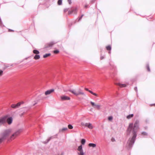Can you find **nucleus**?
<instances>
[{"label":"nucleus","instance_id":"nucleus-6","mask_svg":"<svg viewBox=\"0 0 155 155\" xmlns=\"http://www.w3.org/2000/svg\"><path fill=\"white\" fill-rule=\"evenodd\" d=\"M90 103L94 108L97 109V110H100V109L101 106L100 105L96 104L92 101H91Z\"/></svg>","mask_w":155,"mask_h":155},{"label":"nucleus","instance_id":"nucleus-41","mask_svg":"<svg viewBox=\"0 0 155 155\" xmlns=\"http://www.w3.org/2000/svg\"><path fill=\"white\" fill-rule=\"evenodd\" d=\"M85 90H86V91H89V90H90L87 88H85Z\"/></svg>","mask_w":155,"mask_h":155},{"label":"nucleus","instance_id":"nucleus-15","mask_svg":"<svg viewBox=\"0 0 155 155\" xmlns=\"http://www.w3.org/2000/svg\"><path fill=\"white\" fill-rule=\"evenodd\" d=\"M88 146L89 147H92L94 148L96 147V145L95 143H90L88 144Z\"/></svg>","mask_w":155,"mask_h":155},{"label":"nucleus","instance_id":"nucleus-42","mask_svg":"<svg viewBox=\"0 0 155 155\" xmlns=\"http://www.w3.org/2000/svg\"><path fill=\"white\" fill-rule=\"evenodd\" d=\"M9 31H14L13 30L9 29L8 30Z\"/></svg>","mask_w":155,"mask_h":155},{"label":"nucleus","instance_id":"nucleus-37","mask_svg":"<svg viewBox=\"0 0 155 155\" xmlns=\"http://www.w3.org/2000/svg\"><path fill=\"white\" fill-rule=\"evenodd\" d=\"M134 90L136 91V92H137V87H136L134 88Z\"/></svg>","mask_w":155,"mask_h":155},{"label":"nucleus","instance_id":"nucleus-18","mask_svg":"<svg viewBox=\"0 0 155 155\" xmlns=\"http://www.w3.org/2000/svg\"><path fill=\"white\" fill-rule=\"evenodd\" d=\"M54 44H55V43L54 42H51L49 43L48 44V46L47 47H52Z\"/></svg>","mask_w":155,"mask_h":155},{"label":"nucleus","instance_id":"nucleus-49","mask_svg":"<svg viewBox=\"0 0 155 155\" xmlns=\"http://www.w3.org/2000/svg\"><path fill=\"white\" fill-rule=\"evenodd\" d=\"M63 153H62V154L61 155H63Z\"/></svg>","mask_w":155,"mask_h":155},{"label":"nucleus","instance_id":"nucleus-2","mask_svg":"<svg viewBox=\"0 0 155 155\" xmlns=\"http://www.w3.org/2000/svg\"><path fill=\"white\" fill-rule=\"evenodd\" d=\"M12 130L11 129H8L5 130L1 134V137L3 140L7 138L10 134Z\"/></svg>","mask_w":155,"mask_h":155},{"label":"nucleus","instance_id":"nucleus-21","mask_svg":"<svg viewBox=\"0 0 155 155\" xmlns=\"http://www.w3.org/2000/svg\"><path fill=\"white\" fill-rule=\"evenodd\" d=\"M33 52L34 53L37 54H38L39 53V51L37 50H34L33 51Z\"/></svg>","mask_w":155,"mask_h":155},{"label":"nucleus","instance_id":"nucleus-48","mask_svg":"<svg viewBox=\"0 0 155 155\" xmlns=\"http://www.w3.org/2000/svg\"><path fill=\"white\" fill-rule=\"evenodd\" d=\"M109 53H110V51H109Z\"/></svg>","mask_w":155,"mask_h":155},{"label":"nucleus","instance_id":"nucleus-43","mask_svg":"<svg viewBox=\"0 0 155 155\" xmlns=\"http://www.w3.org/2000/svg\"><path fill=\"white\" fill-rule=\"evenodd\" d=\"M95 0H92L91 1V2H92V3H93L94 2Z\"/></svg>","mask_w":155,"mask_h":155},{"label":"nucleus","instance_id":"nucleus-22","mask_svg":"<svg viewBox=\"0 0 155 155\" xmlns=\"http://www.w3.org/2000/svg\"><path fill=\"white\" fill-rule=\"evenodd\" d=\"M67 130L68 128L67 127L63 128H62L61 129H60L59 131V132H61V131H64Z\"/></svg>","mask_w":155,"mask_h":155},{"label":"nucleus","instance_id":"nucleus-3","mask_svg":"<svg viewBox=\"0 0 155 155\" xmlns=\"http://www.w3.org/2000/svg\"><path fill=\"white\" fill-rule=\"evenodd\" d=\"M69 91L76 96L80 94L83 95L84 96H86L85 94L80 89L78 90L77 92H76V91L74 89L69 90Z\"/></svg>","mask_w":155,"mask_h":155},{"label":"nucleus","instance_id":"nucleus-11","mask_svg":"<svg viewBox=\"0 0 155 155\" xmlns=\"http://www.w3.org/2000/svg\"><path fill=\"white\" fill-rule=\"evenodd\" d=\"M54 91V89H51L49 90H48L45 92V95H48L50 94L51 93L53 92Z\"/></svg>","mask_w":155,"mask_h":155},{"label":"nucleus","instance_id":"nucleus-23","mask_svg":"<svg viewBox=\"0 0 155 155\" xmlns=\"http://www.w3.org/2000/svg\"><path fill=\"white\" fill-rule=\"evenodd\" d=\"M51 55V54L50 53H48V54H46L43 55V58H46L48 57V56H49Z\"/></svg>","mask_w":155,"mask_h":155},{"label":"nucleus","instance_id":"nucleus-28","mask_svg":"<svg viewBox=\"0 0 155 155\" xmlns=\"http://www.w3.org/2000/svg\"><path fill=\"white\" fill-rule=\"evenodd\" d=\"M68 128L69 129H71L73 128V126L71 124H69L68 126Z\"/></svg>","mask_w":155,"mask_h":155},{"label":"nucleus","instance_id":"nucleus-19","mask_svg":"<svg viewBox=\"0 0 155 155\" xmlns=\"http://www.w3.org/2000/svg\"><path fill=\"white\" fill-rule=\"evenodd\" d=\"M134 116V114H130L129 115H127V118L128 119H130L132 117Z\"/></svg>","mask_w":155,"mask_h":155},{"label":"nucleus","instance_id":"nucleus-9","mask_svg":"<svg viewBox=\"0 0 155 155\" xmlns=\"http://www.w3.org/2000/svg\"><path fill=\"white\" fill-rule=\"evenodd\" d=\"M23 102H19L16 104H12L11 105V107L14 108H17L19 107L21 104H23Z\"/></svg>","mask_w":155,"mask_h":155},{"label":"nucleus","instance_id":"nucleus-25","mask_svg":"<svg viewBox=\"0 0 155 155\" xmlns=\"http://www.w3.org/2000/svg\"><path fill=\"white\" fill-rule=\"evenodd\" d=\"M58 4L59 5H61L62 4V0H58Z\"/></svg>","mask_w":155,"mask_h":155},{"label":"nucleus","instance_id":"nucleus-26","mask_svg":"<svg viewBox=\"0 0 155 155\" xmlns=\"http://www.w3.org/2000/svg\"><path fill=\"white\" fill-rule=\"evenodd\" d=\"M89 92L90 93H91V94H92L93 95H94L96 96L97 95V94H96L93 92L92 91H91V90H89Z\"/></svg>","mask_w":155,"mask_h":155},{"label":"nucleus","instance_id":"nucleus-31","mask_svg":"<svg viewBox=\"0 0 155 155\" xmlns=\"http://www.w3.org/2000/svg\"><path fill=\"white\" fill-rule=\"evenodd\" d=\"M59 52V51L58 50H55L54 51V54H57Z\"/></svg>","mask_w":155,"mask_h":155},{"label":"nucleus","instance_id":"nucleus-39","mask_svg":"<svg viewBox=\"0 0 155 155\" xmlns=\"http://www.w3.org/2000/svg\"><path fill=\"white\" fill-rule=\"evenodd\" d=\"M111 141L112 142H114L115 141V140L114 138H113L111 139Z\"/></svg>","mask_w":155,"mask_h":155},{"label":"nucleus","instance_id":"nucleus-35","mask_svg":"<svg viewBox=\"0 0 155 155\" xmlns=\"http://www.w3.org/2000/svg\"><path fill=\"white\" fill-rule=\"evenodd\" d=\"M84 16V15H82L81 16L79 17V21H80L82 18L83 16Z\"/></svg>","mask_w":155,"mask_h":155},{"label":"nucleus","instance_id":"nucleus-27","mask_svg":"<svg viewBox=\"0 0 155 155\" xmlns=\"http://www.w3.org/2000/svg\"><path fill=\"white\" fill-rule=\"evenodd\" d=\"M147 71H150V68L149 64H147Z\"/></svg>","mask_w":155,"mask_h":155},{"label":"nucleus","instance_id":"nucleus-16","mask_svg":"<svg viewBox=\"0 0 155 155\" xmlns=\"http://www.w3.org/2000/svg\"><path fill=\"white\" fill-rule=\"evenodd\" d=\"M40 55L37 54H36L34 57V59L35 60L38 59L40 58Z\"/></svg>","mask_w":155,"mask_h":155},{"label":"nucleus","instance_id":"nucleus-17","mask_svg":"<svg viewBox=\"0 0 155 155\" xmlns=\"http://www.w3.org/2000/svg\"><path fill=\"white\" fill-rule=\"evenodd\" d=\"M117 84L120 87H124L126 86V85L125 84H121L119 83Z\"/></svg>","mask_w":155,"mask_h":155},{"label":"nucleus","instance_id":"nucleus-50","mask_svg":"<svg viewBox=\"0 0 155 155\" xmlns=\"http://www.w3.org/2000/svg\"><path fill=\"white\" fill-rule=\"evenodd\" d=\"M63 153H62V154L61 155H63Z\"/></svg>","mask_w":155,"mask_h":155},{"label":"nucleus","instance_id":"nucleus-34","mask_svg":"<svg viewBox=\"0 0 155 155\" xmlns=\"http://www.w3.org/2000/svg\"><path fill=\"white\" fill-rule=\"evenodd\" d=\"M84 16V15H82L81 16L79 17V21H80L82 18L83 16Z\"/></svg>","mask_w":155,"mask_h":155},{"label":"nucleus","instance_id":"nucleus-1","mask_svg":"<svg viewBox=\"0 0 155 155\" xmlns=\"http://www.w3.org/2000/svg\"><path fill=\"white\" fill-rule=\"evenodd\" d=\"M139 120H137L134 124L133 127V123H130L129 124L127 131H130L132 129V132L133 136L132 138H130L128 140L127 143L128 144V146H127V148L128 149L131 148L135 142L137 136V130L139 128Z\"/></svg>","mask_w":155,"mask_h":155},{"label":"nucleus","instance_id":"nucleus-5","mask_svg":"<svg viewBox=\"0 0 155 155\" xmlns=\"http://www.w3.org/2000/svg\"><path fill=\"white\" fill-rule=\"evenodd\" d=\"M7 117L8 116L6 115L0 118V125L5 123Z\"/></svg>","mask_w":155,"mask_h":155},{"label":"nucleus","instance_id":"nucleus-8","mask_svg":"<svg viewBox=\"0 0 155 155\" xmlns=\"http://www.w3.org/2000/svg\"><path fill=\"white\" fill-rule=\"evenodd\" d=\"M77 8H74L71 9V10H69L68 12V14L69 15L73 13H77Z\"/></svg>","mask_w":155,"mask_h":155},{"label":"nucleus","instance_id":"nucleus-38","mask_svg":"<svg viewBox=\"0 0 155 155\" xmlns=\"http://www.w3.org/2000/svg\"><path fill=\"white\" fill-rule=\"evenodd\" d=\"M3 140L2 137L0 138V143H1Z\"/></svg>","mask_w":155,"mask_h":155},{"label":"nucleus","instance_id":"nucleus-32","mask_svg":"<svg viewBox=\"0 0 155 155\" xmlns=\"http://www.w3.org/2000/svg\"><path fill=\"white\" fill-rule=\"evenodd\" d=\"M3 71L1 70H0V76H2L3 74Z\"/></svg>","mask_w":155,"mask_h":155},{"label":"nucleus","instance_id":"nucleus-7","mask_svg":"<svg viewBox=\"0 0 155 155\" xmlns=\"http://www.w3.org/2000/svg\"><path fill=\"white\" fill-rule=\"evenodd\" d=\"M78 150L80 152L78 153L79 155H84V153L83 152L82 149V147L81 145L79 146L78 148Z\"/></svg>","mask_w":155,"mask_h":155},{"label":"nucleus","instance_id":"nucleus-45","mask_svg":"<svg viewBox=\"0 0 155 155\" xmlns=\"http://www.w3.org/2000/svg\"><path fill=\"white\" fill-rule=\"evenodd\" d=\"M37 103H35V104H33V106H34L36 104H37Z\"/></svg>","mask_w":155,"mask_h":155},{"label":"nucleus","instance_id":"nucleus-4","mask_svg":"<svg viewBox=\"0 0 155 155\" xmlns=\"http://www.w3.org/2000/svg\"><path fill=\"white\" fill-rule=\"evenodd\" d=\"M22 131V130L21 129L19 130L16 131L15 133L12 135L10 137L11 140L14 139Z\"/></svg>","mask_w":155,"mask_h":155},{"label":"nucleus","instance_id":"nucleus-20","mask_svg":"<svg viewBox=\"0 0 155 155\" xmlns=\"http://www.w3.org/2000/svg\"><path fill=\"white\" fill-rule=\"evenodd\" d=\"M81 143L82 145H84L86 142V140L84 139H82L81 140Z\"/></svg>","mask_w":155,"mask_h":155},{"label":"nucleus","instance_id":"nucleus-40","mask_svg":"<svg viewBox=\"0 0 155 155\" xmlns=\"http://www.w3.org/2000/svg\"><path fill=\"white\" fill-rule=\"evenodd\" d=\"M100 58L101 60H102L104 58V57L103 56H101Z\"/></svg>","mask_w":155,"mask_h":155},{"label":"nucleus","instance_id":"nucleus-47","mask_svg":"<svg viewBox=\"0 0 155 155\" xmlns=\"http://www.w3.org/2000/svg\"><path fill=\"white\" fill-rule=\"evenodd\" d=\"M147 128V127H145V129H146Z\"/></svg>","mask_w":155,"mask_h":155},{"label":"nucleus","instance_id":"nucleus-29","mask_svg":"<svg viewBox=\"0 0 155 155\" xmlns=\"http://www.w3.org/2000/svg\"><path fill=\"white\" fill-rule=\"evenodd\" d=\"M141 134L143 135H147V133L145 132H142L141 133Z\"/></svg>","mask_w":155,"mask_h":155},{"label":"nucleus","instance_id":"nucleus-33","mask_svg":"<svg viewBox=\"0 0 155 155\" xmlns=\"http://www.w3.org/2000/svg\"><path fill=\"white\" fill-rule=\"evenodd\" d=\"M112 119H113V117L112 116H110L108 118V119L109 120H112Z\"/></svg>","mask_w":155,"mask_h":155},{"label":"nucleus","instance_id":"nucleus-10","mask_svg":"<svg viewBox=\"0 0 155 155\" xmlns=\"http://www.w3.org/2000/svg\"><path fill=\"white\" fill-rule=\"evenodd\" d=\"M12 120L13 119L12 117H8V116L6 119V121L7 122V123H8V124H11L12 122Z\"/></svg>","mask_w":155,"mask_h":155},{"label":"nucleus","instance_id":"nucleus-46","mask_svg":"<svg viewBox=\"0 0 155 155\" xmlns=\"http://www.w3.org/2000/svg\"><path fill=\"white\" fill-rule=\"evenodd\" d=\"M85 8H87V5H85Z\"/></svg>","mask_w":155,"mask_h":155},{"label":"nucleus","instance_id":"nucleus-14","mask_svg":"<svg viewBox=\"0 0 155 155\" xmlns=\"http://www.w3.org/2000/svg\"><path fill=\"white\" fill-rule=\"evenodd\" d=\"M54 138L55 137H51L47 140V141H44L43 142V143L45 144H46L48 143L52 138Z\"/></svg>","mask_w":155,"mask_h":155},{"label":"nucleus","instance_id":"nucleus-30","mask_svg":"<svg viewBox=\"0 0 155 155\" xmlns=\"http://www.w3.org/2000/svg\"><path fill=\"white\" fill-rule=\"evenodd\" d=\"M69 8H66L64 10V13L66 12L67 11H68L69 10Z\"/></svg>","mask_w":155,"mask_h":155},{"label":"nucleus","instance_id":"nucleus-44","mask_svg":"<svg viewBox=\"0 0 155 155\" xmlns=\"http://www.w3.org/2000/svg\"><path fill=\"white\" fill-rule=\"evenodd\" d=\"M95 0H92L91 1V2H92V3H93L94 2Z\"/></svg>","mask_w":155,"mask_h":155},{"label":"nucleus","instance_id":"nucleus-13","mask_svg":"<svg viewBox=\"0 0 155 155\" xmlns=\"http://www.w3.org/2000/svg\"><path fill=\"white\" fill-rule=\"evenodd\" d=\"M85 125L90 129H92L93 128V126L90 123H86Z\"/></svg>","mask_w":155,"mask_h":155},{"label":"nucleus","instance_id":"nucleus-24","mask_svg":"<svg viewBox=\"0 0 155 155\" xmlns=\"http://www.w3.org/2000/svg\"><path fill=\"white\" fill-rule=\"evenodd\" d=\"M106 49L107 50L110 51L111 49V47L110 46H108L106 47Z\"/></svg>","mask_w":155,"mask_h":155},{"label":"nucleus","instance_id":"nucleus-36","mask_svg":"<svg viewBox=\"0 0 155 155\" xmlns=\"http://www.w3.org/2000/svg\"><path fill=\"white\" fill-rule=\"evenodd\" d=\"M71 1V0H68V2L70 5L72 3Z\"/></svg>","mask_w":155,"mask_h":155},{"label":"nucleus","instance_id":"nucleus-12","mask_svg":"<svg viewBox=\"0 0 155 155\" xmlns=\"http://www.w3.org/2000/svg\"><path fill=\"white\" fill-rule=\"evenodd\" d=\"M61 99L63 100H70V98L68 96H64L61 97Z\"/></svg>","mask_w":155,"mask_h":155}]
</instances>
